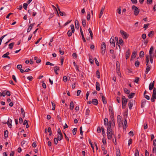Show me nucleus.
<instances>
[{"label":"nucleus","instance_id":"1a4fd4ad","mask_svg":"<svg viewBox=\"0 0 156 156\" xmlns=\"http://www.w3.org/2000/svg\"><path fill=\"white\" fill-rule=\"evenodd\" d=\"M133 105V100H130L129 103H128V106L129 108V109L130 110L132 109V108Z\"/></svg>","mask_w":156,"mask_h":156},{"label":"nucleus","instance_id":"49530a36","mask_svg":"<svg viewBox=\"0 0 156 156\" xmlns=\"http://www.w3.org/2000/svg\"><path fill=\"white\" fill-rule=\"evenodd\" d=\"M82 24L83 26V27H85L86 26V20L85 19H83L82 20Z\"/></svg>","mask_w":156,"mask_h":156},{"label":"nucleus","instance_id":"423d86ee","mask_svg":"<svg viewBox=\"0 0 156 156\" xmlns=\"http://www.w3.org/2000/svg\"><path fill=\"white\" fill-rule=\"evenodd\" d=\"M12 120L11 119L9 118L8 121L7 122V124L8 125L9 128H12Z\"/></svg>","mask_w":156,"mask_h":156},{"label":"nucleus","instance_id":"13d9d810","mask_svg":"<svg viewBox=\"0 0 156 156\" xmlns=\"http://www.w3.org/2000/svg\"><path fill=\"white\" fill-rule=\"evenodd\" d=\"M51 104L53 106L52 110H54L55 109V105L52 102H51Z\"/></svg>","mask_w":156,"mask_h":156},{"label":"nucleus","instance_id":"774afa93","mask_svg":"<svg viewBox=\"0 0 156 156\" xmlns=\"http://www.w3.org/2000/svg\"><path fill=\"white\" fill-rule=\"evenodd\" d=\"M144 97L145 98H146L147 100H149L150 99V97L147 95H144Z\"/></svg>","mask_w":156,"mask_h":156},{"label":"nucleus","instance_id":"4be33fe9","mask_svg":"<svg viewBox=\"0 0 156 156\" xmlns=\"http://www.w3.org/2000/svg\"><path fill=\"white\" fill-rule=\"evenodd\" d=\"M3 93H5V96L6 95H7L8 96H10V92L9 91L7 90H4L3 91Z\"/></svg>","mask_w":156,"mask_h":156},{"label":"nucleus","instance_id":"b1692460","mask_svg":"<svg viewBox=\"0 0 156 156\" xmlns=\"http://www.w3.org/2000/svg\"><path fill=\"white\" fill-rule=\"evenodd\" d=\"M154 34V32L153 31H151L148 34V37H152L153 36Z\"/></svg>","mask_w":156,"mask_h":156},{"label":"nucleus","instance_id":"052dcab7","mask_svg":"<svg viewBox=\"0 0 156 156\" xmlns=\"http://www.w3.org/2000/svg\"><path fill=\"white\" fill-rule=\"evenodd\" d=\"M58 140L56 138H55L54 139V143L55 144H57L58 143Z\"/></svg>","mask_w":156,"mask_h":156},{"label":"nucleus","instance_id":"e2e57ef3","mask_svg":"<svg viewBox=\"0 0 156 156\" xmlns=\"http://www.w3.org/2000/svg\"><path fill=\"white\" fill-rule=\"evenodd\" d=\"M139 78L138 77H136L134 81V82H135L136 83H138V81H139Z\"/></svg>","mask_w":156,"mask_h":156},{"label":"nucleus","instance_id":"72a5a7b5","mask_svg":"<svg viewBox=\"0 0 156 156\" xmlns=\"http://www.w3.org/2000/svg\"><path fill=\"white\" fill-rule=\"evenodd\" d=\"M70 27L72 30V32L73 33H74L75 31V29L74 25L73 24H71L70 25Z\"/></svg>","mask_w":156,"mask_h":156},{"label":"nucleus","instance_id":"20e7f679","mask_svg":"<svg viewBox=\"0 0 156 156\" xmlns=\"http://www.w3.org/2000/svg\"><path fill=\"white\" fill-rule=\"evenodd\" d=\"M121 34L122 35L123 37L125 39H127L129 37V35L126 32L121 30L120 31Z\"/></svg>","mask_w":156,"mask_h":156},{"label":"nucleus","instance_id":"338daca9","mask_svg":"<svg viewBox=\"0 0 156 156\" xmlns=\"http://www.w3.org/2000/svg\"><path fill=\"white\" fill-rule=\"evenodd\" d=\"M57 118L58 119V121L59 122H62V119L59 116V115H58L57 116Z\"/></svg>","mask_w":156,"mask_h":156},{"label":"nucleus","instance_id":"0e129e2a","mask_svg":"<svg viewBox=\"0 0 156 156\" xmlns=\"http://www.w3.org/2000/svg\"><path fill=\"white\" fill-rule=\"evenodd\" d=\"M132 142V140L131 139H130L128 141V145L129 146Z\"/></svg>","mask_w":156,"mask_h":156},{"label":"nucleus","instance_id":"de8ad7c7","mask_svg":"<svg viewBox=\"0 0 156 156\" xmlns=\"http://www.w3.org/2000/svg\"><path fill=\"white\" fill-rule=\"evenodd\" d=\"M77 130V129L76 128H74L73 129V130H72V133L73 135H75L76 134Z\"/></svg>","mask_w":156,"mask_h":156},{"label":"nucleus","instance_id":"2f4dec72","mask_svg":"<svg viewBox=\"0 0 156 156\" xmlns=\"http://www.w3.org/2000/svg\"><path fill=\"white\" fill-rule=\"evenodd\" d=\"M123 90H124V92L126 94H129V93L130 92V90H128L127 88H124Z\"/></svg>","mask_w":156,"mask_h":156},{"label":"nucleus","instance_id":"4c0bfd02","mask_svg":"<svg viewBox=\"0 0 156 156\" xmlns=\"http://www.w3.org/2000/svg\"><path fill=\"white\" fill-rule=\"evenodd\" d=\"M8 132L7 130H5L4 132V136L5 138L8 137Z\"/></svg>","mask_w":156,"mask_h":156},{"label":"nucleus","instance_id":"f257e3e1","mask_svg":"<svg viewBox=\"0 0 156 156\" xmlns=\"http://www.w3.org/2000/svg\"><path fill=\"white\" fill-rule=\"evenodd\" d=\"M107 133L108 139L111 140L112 137V135L113 134L112 129H110L109 128L107 129Z\"/></svg>","mask_w":156,"mask_h":156},{"label":"nucleus","instance_id":"7c9ffc66","mask_svg":"<svg viewBox=\"0 0 156 156\" xmlns=\"http://www.w3.org/2000/svg\"><path fill=\"white\" fill-rule=\"evenodd\" d=\"M153 47L152 46L151 47V48L150 49L149 51V54L150 55H152V52H153Z\"/></svg>","mask_w":156,"mask_h":156},{"label":"nucleus","instance_id":"7ed1b4c3","mask_svg":"<svg viewBox=\"0 0 156 156\" xmlns=\"http://www.w3.org/2000/svg\"><path fill=\"white\" fill-rule=\"evenodd\" d=\"M106 48V45L105 44V42H103L101 44V53L103 55L105 51Z\"/></svg>","mask_w":156,"mask_h":156},{"label":"nucleus","instance_id":"79ce46f5","mask_svg":"<svg viewBox=\"0 0 156 156\" xmlns=\"http://www.w3.org/2000/svg\"><path fill=\"white\" fill-rule=\"evenodd\" d=\"M7 35V34H6L2 36L0 38V45L1 44L2 41L4 38Z\"/></svg>","mask_w":156,"mask_h":156},{"label":"nucleus","instance_id":"f3484780","mask_svg":"<svg viewBox=\"0 0 156 156\" xmlns=\"http://www.w3.org/2000/svg\"><path fill=\"white\" fill-rule=\"evenodd\" d=\"M146 100L145 99H143L141 102V108H144L146 103Z\"/></svg>","mask_w":156,"mask_h":156},{"label":"nucleus","instance_id":"dca6fc26","mask_svg":"<svg viewBox=\"0 0 156 156\" xmlns=\"http://www.w3.org/2000/svg\"><path fill=\"white\" fill-rule=\"evenodd\" d=\"M127 123L126 119H125V120L124 122V124H123V129H126L127 127Z\"/></svg>","mask_w":156,"mask_h":156},{"label":"nucleus","instance_id":"412c9836","mask_svg":"<svg viewBox=\"0 0 156 156\" xmlns=\"http://www.w3.org/2000/svg\"><path fill=\"white\" fill-rule=\"evenodd\" d=\"M156 99V95L152 94V97L151 98V101L152 102H154L155 101V99Z\"/></svg>","mask_w":156,"mask_h":156},{"label":"nucleus","instance_id":"f704fd0d","mask_svg":"<svg viewBox=\"0 0 156 156\" xmlns=\"http://www.w3.org/2000/svg\"><path fill=\"white\" fill-rule=\"evenodd\" d=\"M144 52L143 51H141L140 52V58H142L144 56Z\"/></svg>","mask_w":156,"mask_h":156},{"label":"nucleus","instance_id":"ddd939ff","mask_svg":"<svg viewBox=\"0 0 156 156\" xmlns=\"http://www.w3.org/2000/svg\"><path fill=\"white\" fill-rule=\"evenodd\" d=\"M92 103L94 105H96L98 104V101L96 99H93L92 100Z\"/></svg>","mask_w":156,"mask_h":156},{"label":"nucleus","instance_id":"c9c22d12","mask_svg":"<svg viewBox=\"0 0 156 156\" xmlns=\"http://www.w3.org/2000/svg\"><path fill=\"white\" fill-rule=\"evenodd\" d=\"M96 74L98 78L99 79L100 77V73L99 72L98 70L96 72Z\"/></svg>","mask_w":156,"mask_h":156},{"label":"nucleus","instance_id":"603ef678","mask_svg":"<svg viewBox=\"0 0 156 156\" xmlns=\"http://www.w3.org/2000/svg\"><path fill=\"white\" fill-rule=\"evenodd\" d=\"M101 131V128L100 126H98L97 128V131L98 133H100Z\"/></svg>","mask_w":156,"mask_h":156},{"label":"nucleus","instance_id":"37998d69","mask_svg":"<svg viewBox=\"0 0 156 156\" xmlns=\"http://www.w3.org/2000/svg\"><path fill=\"white\" fill-rule=\"evenodd\" d=\"M72 31H71L70 30H69L67 32V35L69 37H70L72 34Z\"/></svg>","mask_w":156,"mask_h":156},{"label":"nucleus","instance_id":"4d7b16f0","mask_svg":"<svg viewBox=\"0 0 156 156\" xmlns=\"http://www.w3.org/2000/svg\"><path fill=\"white\" fill-rule=\"evenodd\" d=\"M101 129L102 132V134L103 135L105 134V132L104 130V128L103 126L101 127Z\"/></svg>","mask_w":156,"mask_h":156},{"label":"nucleus","instance_id":"6ab92c4d","mask_svg":"<svg viewBox=\"0 0 156 156\" xmlns=\"http://www.w3.org/2000/svg\"><path fill=\"white\" fill-rule=\"evenodd\" d=\"M151 68V66H150L148 65L147 67V68L146 69L145 73L147 74L149 71L150 70Z\"/></svg>","mask_w":156,"mask_h":156},{"label":"nucleus","instance_id":"f8f14e48","mask_svg":"<svg viewBox=\"0 0 156 156\" xmlns=\"http://www.w3.org/2000/svg\"><path fill=\"white\" fill-rule=\"evenodd\" d=\"M9 54V52H7L6 53H5V54H4L2 56V58H7L8 59H9L10 58V57L9 56H8V55Z\"/></svg>","mask_w":156,"mask_h":156},{"label":"nucleus","instance_id":"69168bd1","mask_svg":"<svg viewBox=\"0 0 156 156\" xmlns=\"http://www.w3.org/2000/svg\"><path fill=\"white\" fill-rule=\"evenodd\" d=\"M153 0H147V4H151Z\"/></svg>","mask_w":156,"mask_h":156},{"label":"nucleus","instance_id":"a18cd8bd","mask_svg":"<svg viewBox=\"0 0 156 156\" xmlns=\"http://www.w3.org/2000/svg\"><path fill=\"white\" fill-rule=\"evenodd\" d=\"M54 71H56L59 70V67L57 66H55L54 67Z\"/></svg>","mask_w":156,"mask_h":156},{"label":"nucleus","instance_id":"8fccbe9b","mask_svg":"<svg viewBox=\"0 0 156 156\" xmlns=\"http://www.w3.org/2000/svg\"><path fill=\"white\" fill-rule=\"evenodd\" d=\"M139 151L137 149L135 151V156H139Z\"/></svg>","mask_w":156,"mask_h":156},{"label":"nucleus","instance_id":"393cba45","mask_svg":"<svg viewBox=\"0 0 156 156\" xmlns=\"http://www.w3.org/2000/svg\"><path fill=\"white\" fill-rule=\"evenodd\" d=\"M63 138L62 134H58L57 137V140H61Z\"/></svg>","mask_w":156,"mask_h":156},{"label":"nucleus","instance_id":"09e8293b","mask_svg":"<svg viewBox=\"0 0 156 156\" xmlns=\"http://www.w3.org/2000/svg\"><path fill=\"white\" fill-rule=\"evenodd\" d=\"M90 12H88L87 16V20H89L90 19Z\"/></svg>","mask_w":156,"mask_h":156},{"label":"nucleus","instance_id":"cd10ccee","mask_svg":"<svg viewBox=\"0 0 156 156\" xmlns=\"http://www.w3.org/2000/svg\"><path fill=\"white\" fill-rule=\"evenodd\" d=\"M117 122L119 124L121 122V117L120 115H118L117 117Z\"/></svg>","mask_w":156,"mask_h":156},{"label":"nucleus","instance_id":"c85d7f7f","mask_svg":"<svg viewBox=\"0 0 156 156\" xmlns=\"http://www.w3.org/2000/svg\"><path fill=\"white\" fill-rule=\"evenodd\" d=\"M110 112V115L111 117V120L113 119H114V116L113 112L112 111H111V112Z\"/></svg>","mask_w":156,"mask_h":156},{"label":"nucleus","instance_id":"5fc2aeb1","mask_svg":"<svg viewBox=\"0 0 156 156\" xmlns=\"http://www.w3.org/2000/svg\"><path fill=\"white\" fill-rule=\"evenodd\" d=\"M89 61L90 63L92 64L94 63V59L93 58H92V57H89Z\"/></svg>","mask_w":156,"mask_h":156},{"label":"nucleus","instance_id":"a211bd4d","mask_svg":"<svg viewBox=\"0 0 156 156\" xmlns=\"http://www.w3.org/2000/svg\"><path fill=\"white\" fill-rule=\"evenodd\" d=\"M105 8V7L104 6H103V7H102L101 9V10L100 12L99 18H100L101 17V16H102L103 14V13L104 11Z\"/></svg>","mask_w":156,"mask_h":156},{"label":"nucleus","instance_id":"f03ea898","mask_svg":"<svg viewBox=\"0 0 156 156\" xmlns=\"http://www.w3.org/2000/svg\"><path fill=\"white\" fill-rule=\"evenodd\" d=\"M132 8V9L134 10V14L135 16H137L139 12V9L135 5H133Z\"/></svg>","mask_w":156,"mask_h":156},{"label":"nucleus","instance_id":"39448f33","mask_svg":"<svg viewBox=\"0 0 156 156\" xmlns=\"http://www.w3.org/2000/svg\"><path fill=\"white\" fill-rule=\"evenodd\" d=\"M122 105H126L127 102V99L126 98L125 96L123 95L122 97Z\"/></svg>","mask_w":156,"mask_h":156},{"label":"nucleus","instance_id":"2eb2a0df","mask_svg":"<svg viewBox=\"0 0 156 156\" xmlns=\"http://www.w3.org/2000/svg\"><path fill=\"white\" fill-rule=\"evenodd\" d=\"M130 56V50L128 49L126 53V59H127Z\"/></svg>","mask_w":156,"mask_h":156},{"label":"nucleus","instance_id":"0eeeda50","mask_svg":"<svg viewBox=\"0 0 156 156\" xmlns=\"http://www.w3.org/2000/svg\"><path fill=\"white\" fill-rule=\"evenodd\" d=\"M110 42L112 46L113 47H115V42L114 39V38H112V37L110 39Z\"/></svg>","mask_w":156,"mask_h":156},{"label":"nucleus","instance_id":"bb28decb","mask_svg":"<svg viewBox=\"0 0 156 156\" xmlns=\"http://www.w3.org/2000/svg\"><path fill=\"white\" fill-rule=\"evenodd\" d=\"M135 94V93H132L128 95V97L129 98H132L133 97Z\"/></svg>","mask_w":156,"mask_h":156},{"label":"nucleus","instance_id":"5701e85b","mask_svg":"<svg viewBox=\"0 0 156 156\" xmlns=\"http://www.w3.org/2000/svg\"><path fill=\"white\" fill-rule=\"evenodd\" d=\"M112 124V121H110L108 122V127L107 129H108L109 128L110 129H112L111 128V125Z\"/></svg>","mask_w":156,"mask_h":156},{"label":"nucleus","instance_id":"9b49d317","mask_svg":"<svg viewBox=\"0 0 156 156\" xmlns=\"http://www.w3.org/2000/svg\"><path fill=\"white\" fill-rule=\"evenodd\" d=\"M154 81H153V82L152 83H151L149 85V89L150 90H152V89H153L154 87Z\"/></svg>","mask_w":156,"mask_h":156},{"label":"nucleus","instance_id":"bf43d9fd","mask_svg":"<svg viewBox=\"0 0 156 156\" xmlns=\"http://www.w3.org/2000/svg\"><path fill=\"white\" fill-rule=\"evenodd\" d=\"M89 144H90L91 146L92 149H94V147L93 145V144H92L91 140L90 139L89 140Z\"/></svg>","mask_w":156,"mask_h":156},{"label":"nucleus","instance_id":"aec40b11","mask_svg":"<svg viewBox=\"0 0 156 156\" xmlns=\"http://www.w3.org/2000/svg\"><path fill=\"white\" fill-rule=\"evenodd\" d=\"M74 105L73 104V101H71L70 104V109L71 110H72L74 108Z\"/></svg>","mask_w":156,"mask_h":156},{"label":"nucleus","instance_id":"4468645a","mask_svg":"<svg viewBox=\"0 0 156 156\" xmlns=\"http://www.w3.org/2000/svg\"><path fill=\"white\" fill-rule=\"evenodd\" d=\"M79 23L78 21L77 20H76L75 23V26L76 28L77 29H79Z\"/></svg>","mask_w":156,"mask_h":156},{"label":"nucleus","instance_id":"e433bc0d","mask_svg":"<svg viewBox=\"0 0 156 156\" xmlns=\"http://www.w3.org/2000/svg\"><path fill=\"white\" fill-rule=\"evenodd\" d=\"M154 55H150V61L151 63L153 62V59Z\"/></svg>","mask_w":156,"mask_h":156},{"label":"nucleus","instance_id":"6e6552de","mask_svg":"<svg viewBox=\"0 0 156 156\" xmlns=\"http://www.w3.org/2000/svg\"><path fill=\"white\" fill-rule=\"evenodd\" d=\"M96 88L97 91H99L100 90V86L98 82H96Z\"/></svg>","mask_w":156,"mask_h":156},{"label":"nucleus","instance_id":"473e14b6","mask_svg":"<svg viewBox=\"0 0 156 156\" xmlns=\"http://www.w3.org/2000/svg\"><path fill=\"white\" fill-rule=\"evenodd\" d=\"M14 45V43L12 42L11 43H10L9 45V48L10 49H11L12 48L13 46Z\"/></svg>","mask_w":156,"mask_h":156},{"label":"nucleus","instance_id":"ea45409f","mask_svg":"<svg viewBox=\"0 0 156 156\" xmlns=\"http://www.w3.org/2000/svg\"><path fill=\"white\" fill-rule=\"evenodd\" d=\"M140 62L138 60L136 61L135 63V65L136 67H138L139 66Z\"/></svg>","mask_w":156,"mask_h":156},{"label":"nucleus","instance_id":"6e6d98bb","mask_svg":"<svg viewBox=\"0 0 156 156\" xmlns=\"http://www.w3.org/2000/svg\"><path fill=\"white\" fill-rule=\"evenodd\" d=\"M12 78L15 82L16 83L17 82V80L15 75H12Z\"/></svg>","mask_w":156,"mask_h":156},{"label":"nucleus","instance_id":"680f3d73","mask_svg":"<svg viewBox=\"0 0 156 156\" xmlns=\"http://www.w3.org/2000/svg\"><path fill=\"white\" fill-rule=\"evenodd\" d=\"M27 78L30 81H31L33 79V77L31 76L27 77Z\"/></svg>","mask_w":156,"mask_h":156},{"label":"nucleus","instance_id":"a19ab883","mask_svg":"<svg viewBox=\"0 0 156 156\" xmlns=\"http://www.w3.org/2000/svg\"><path fill=\"white\" fill-rule=\"evenodd\" d=\"M73 64L74 65V66L75 67L76 70H78V71L79 70L78 68L79 67L76 64V62H73Z\"/></svg>","mask_w":156,"mask_h":156},{"label":"nucleus","instance_id":"58836bf2","mask_svg":"<svg viewBox=\"0 0 156 156\" xmlns=\"http://www.w3.org/2000/svg\"><path fill=\"white\" fill-rule=\"evenodd\" d=\"M102 100L104 104H107V102L105 101V97H103L102 98Z\"/></svg>","mask_w":156,"mask_h":156},{"label":"nucleus","instance_id":"a878e982","mask_svg":"<svg viewBox=\"0 0 156 156\" xmlns=\"http://www.w3.org/2000/svg\"><path fill=\"white\" fill-rule=\"evenodd\" d=\"M104 124L105 126L108 125V120L107 118H105L104 119Z\"/></svg>","mask_w":156,"mask_h":156},{"label":"nucleus","instance_id":"c756f323","mask_svg":"<svg viewBox=\"0 0 156 156\" xmlns=\"http://www.w3.org/2000/svg\"><path fill=\"white\" fill-rule=\"evenodd\" d=\"M116 156H120V151L119 149H116Z\"/></svg>","mask_w":156,"mask_h":156},{"label":"nucleus","instance_id":"3c124183","mask_svg":"<svg viewBox=\"0 0 156 156\" xmlns=\"http://www.w3.org/2000/svg\"><path fill=\"white\" fill-rule=\"evenodd\" d=\"M59 14H60V15L62 16H66V14L64 12H62L61 11H60Z\"/></svg>","mask_w":156,"mask_h":156},{"label":"nucleus","instance_id":"9d476101","mask_svg":"<svg viewBox=\"0 0 156 156\" xmlns=\"http://www.w3.org/2000/svg\"><path fill=\"white\" fill-rule=\"evenodd\" d=\"M136 55V52L135 51H134L133 52L131 56V60H132L133 59L135 58Z\"/></svg>","mask_w":156,"mask_h":156},{"label":"nucleus","instance_id":"c03bdc74","mask_svg":"<svg viewBox=\"0 0 156 156\" xmlns=\"http://www.w3.org/2000/svg\"><path fill=\"white\" fill-rule=\"evenodd\" d=\"M119 43L121 45H122L123 44V41L121 38L119 39Z\"/></svg>","mask_w":156,"mask_h":156},{"label":"nucleus","instance_id":"864d4df0","mask_svg":"<svg viewBox=\"0 0 156 156\" xmlns=\"http://www.w3.org/2000/svg\"><path fill=\"white\" fill-rule=\"evenodd\" d=\"M27 5H28V4L27 3H24L23 4V7L25 9L27 10Z\"/></svg>","mask_w":156,"mask_h":156}]
</instances>
